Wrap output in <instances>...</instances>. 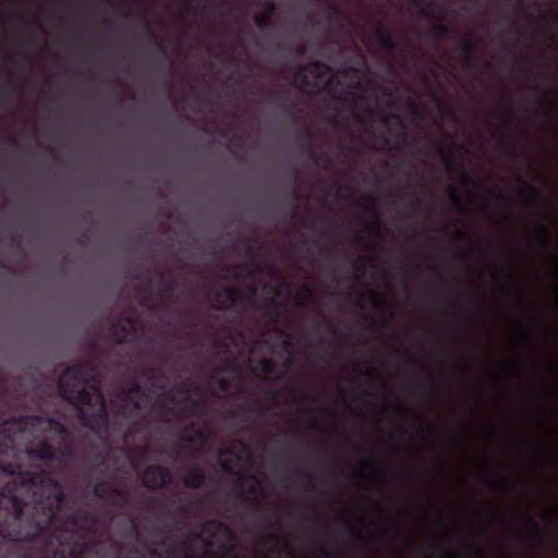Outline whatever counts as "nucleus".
<instances>
[{
    "label": "nucleus",
    "mask_w": 558,
    "mask_h": 558,
    "mask_svg": "<svg viewBox=\"0 0 558 558\" xmlns=\"http://www.w3.org/2000/svg\"><path fill=\"white\" fill-rule=\"evenodd\" d=\"M362 464L365 468H376L377 466V462L373 459L363 460Z\"/></svg>",
    "instance_id": "nucleus-43"
},
{
    "label": "nucleus",
    "mask_w": 558,
    "mask_h": 558,
    "mask_svg": "<svg viewBox=\"0 0 558 558\" xmlns=\"http://www.w3.org/2000/svg\"><path fill=\"white\" fill-rule=\"evenodd\" d=\"M409 108H410V110L412 111L413 114H415V116L420 114V108L417 107V105L414 101H411L409 104Z\"/></svg>",
    "instance_id": "nucleus-45"
},
{
    "label": "nucleus",
    "mask_w": 558,
    "mask_h": 558,
    "mask_svg": "<svg viewBox=\"0 0 558 558\" xmlns=\"http://www.w3.org/2000/svg\"><path fill=\"white\" fill-rule=\"evenodd\" d=\"M512 120H513V116H512V113H511V112H508V113H507V118H506V122H505V124H506V126H507L508 129H510V128L512 126Z\"/></svg>",
    "instance_id": "nucleus-48"
},
{
    "label": "nucleus",
    "mask_w": 558,
    "mask_h": 558,
    "mask_svg": "<svg viewBox=\"0 0 558 558\" xmlns=\"http://www.w3.org/2000/svg\"><path fill=\"white\" fill-rule=\"evenodd\" d=\"M45 420L43 415H17L4 421V425L17 427L25 432L28 427L39 425Z\"/></svg>",
    "instance_id": "nucleus-10"
},
{
    "label": "nucleus",
    "mask_w": 558,
    "mask_h": 558,
    "mask_svg": "<svg viewBox=\"0 0 558 558\" xmlns=\"http://www.w3.org/2000/svg\"><path fill=\"white\" fill-rule=\"evenodd\" d=\"M43 558H63V553L60 550H56L53 556H45Z\"/></svg>",
    "instance_id": "nucleus-55"
},
{
    "label": "nucleus",
    "mask_w": 558,
    "mask_h": 558,
    "mask_svg": "<svg viewBox=\"0 0 558 558\" xmlns=\"http://www.w3.org/2000/svg\"><path fill=\"white\" fill-rule=\"evenodd\" d=\"M366 201L368 203L367 209L372 217V220L368 223V228L376 234H379L381 229V220L380 215L376 209L375 199L373 197H367Z\"/></svg>",
    "instance_id": "nucleus-15"
},
{
    "label": "nucleus",
    "mask_w": 558,
    "mask_h": 558,
    "mask_svg": "<svg viewBox=\"0 0 558 558\" xmlns=\"http://www.w3.org/2000/svg\"><path fill=\"white\" fill-rule=\"evenodd\" d=\"M2 452V446L0 445V453ZM0 468L8 474H15V471L13 470V468L9 464L7 466H1Z\"/></svg>",
    "instance_id": "nucleus-46"
},
{
    "label": "nucleus",
    "mask_w": 558,
    "mask_h": 558,
    "mask_svg": "<svg viewBox=\"0 0 558 558\" xmlns=\"http://www.w3.org/2000/svg\"><path fill=\"white\" fill-rule=\"evenodd\" d=\"M404 359H405L407 363H409V364H414L415 363V359L413 356H411V355H405Z\"/></svg>",
    "instance_id": "nucleus-60"
},
{
    "label": "nucleus",
    "mask_w": 558,
    "mask_h": 558,
    "mask_svg": "<svg viewBox=\"0 0 558 558\" xmlns=\"http://www.w3.org/2000/svg\"><path fill=\"white\" fill-rule=\"evenodd\" d=\"M19 476L23 486L38 487L43 492L45 500L37 504L47 510V518L37 519L28 513L27 505L15 495L0 498V536L11 542L34 543L49 531L64 494L58 481L41 471H24Z\"/></svg>",
    "instance_id": "nucleus-1"
},
{
    "label": "nucleus",
    "mask_w": 558,
    "mask_h": 558,
    "mask_svg": "<svg viewBox=\"0 0 558 558\" xmlns=\"http://www.w3.org/2000/svg\"><path fill=\"white\" fill-rule=\"evenodd\" d=\"M87 240H88V235H87V233H83V234L77 239V243H78L80 245H85V244H86V242H87Z\"/></svg>",
    "instance_id": "nucleus-49"
},
{
    "label": "nucleus",
    "mask_w": 558,
    "mask_h": 558,
    "mask_svg": "<svg viewBox=\"0 0 558 558\" xmlns=\"http://www.w3.org/2000/svg\"><path fill=\"white\" fill-rule=\"evenodd\" d=\"M265 10L266 12L264 14H269L271 16L277 10L276 3L274 1H267L265 3Z\"/></svg>",
    "instance_id": "nucleus-38"
},
{
    "label": "nucleus",
    "mask_w": 558,
    "mask_h": 558,
    "mask_svg": "<svg viewBox=\"0 0 558 558\" xmlns=\"http://www.w3.org/2000/svg\"><path fill=\"white\" fill-rule=\"evenodd\" d=\"M93 494L99 499L112 500V504L114 505H118L119 502L113 499H121L122 505L128 504L124 492L114 484L107 482H99L95 484L93 487Z\"/></svg>",
    "instance_id": "nucleus-6"
},
{
    "label": "nucleus",
    "mask_w": 558,
    "mask_h": 558,
    "mask_svg": "<svg viewBox=\"0 0 558 558\" xmlns=\"http://www.w3.org/2000/svg\"><path fill=\"white\" fill-rule=\"evenodd\" d=\"M144 392L137 381H132L129 389L122 391L121 399L133 404L135 410L140 409V402L135 398L143 397Z\"/></svg>",
    "instance_id": "nucleus-13"
},
{
    "label": "nucleus",
    "mask_w": 558,
    "mask_h": 558,
    "mask_svg": "<svg viewBox=\"0 0 558 558\" xmlns=\"http://www.w3.org/2000/svg\"><path fill=\"white\" fill-rule=\"evenodd\" d=\"M178 510H179L180 512H182V513H185V512H187V511H189V507H187V506H183V505H181V506H179V507H178Z\"/></svg>",
    "instance_id": "nucleus-61"
},
{
    "label": "nucleus",
    "mask_w": 558,
    "mask_h": 558,
    "mask_svg": "<svg viewBox=\"0 0 558 558\" xmlns=\"http://www.w3.org/2000/svg\"><path fill=\"white\" fill-rule=\"evenodd\" d=\"M248 478L254 482L255 486H259L260 483H259V481H258V478L256 476L250 475Z\"/></svg>",
    "instance_id": "nucleus-62"
},
{
    "label": "nucleus",
    "mask_w": 558,
    "mask_h": 558,
    "mask_svg": "<svg viewBox=\"0 0 558 558\" xmlns=\"http://www.w3.org/2000/svg\"><path fill=\"white\" fill-rule=\"evenodd\" d=\"M390 524H391L392 527H395L399 532H402V525H401V523L399 521L390 520Z\"/></svg>",
    "instance_id": "nucleus-50"
},
{
    "label": "nucleus",
    "mask_w": 558,
    "mask_h": 558,
    "mask_svg": "<svg viewBox=\"0 0 558 558\" xmlns=\"http://www.w3.org/2000/svg\"><path fill=\"white\" fill-rule=\"evenodd\" d=\"M484 192H485V197L488 201H496V202L502 204L507 208V210L509 209L508 201H507L506 196L500 191L495 190V189H485Z\"/></svg>",
    "instance_id": "nucleus-19"
},
{
    "label": "nucleus",
    "mask_w": 558,
    "mask_h": 558,
    "mask_svg": "<svg viewBox=\"0 0 558 558\" xmlns=\"http://www.w3.org/2000/svg\"><path fill=\"white\" fill-rule=\"evenodd\" d=\"M26 456L31 460L48 462L57 459V451L51 442L44 439L39 441L37 447L26 449Z\"/></svg>",
    "instance_id": "nucleus-8"
},
{
    "label": "nucleus",
    "mask_w": 558,
    "mask_h": 558,
    "mask_svg": "<svg viewBox=\"0 0 558 558\" xmlns=\"http://www.w3.org/2000/svg\"><path fill=\"white\" fill-rule=\"evenodd\" d=\"M353 268L356 271V278L363 277L365 275V272H366L365 266L360 264V263H357V262L353 263Z\"/></svg>",
    "instance_id": "nucleus-34"
},
{
    "label": "nucleus",
    "mask_w": 558,
    "mask_h": 558,
    "mask_svg": "<svg viewBox=\"0 0 558 558\" xmlns=\"http://www.w3.org/2000/svg\"><path fill=\"white\" fill-rule=\"evenodd\" d=\"M349 530H350L351 534H352L354 537H356V538H360V537H361V533H360L357 530H355V527H354V526L349 525Z\"/></svg>",
    "instance_id": "nucleus-54"
},
{
    "label": "nucleus",
    "mask_w": 558,
    "mask_h": 558,
    "mask_svg": "<svg viewBox=\"0 0 558 558\" xmlns=\"http://www.w3.org/2000/svg\"><path fill=\"white\" fill-rule=\"evenodd\" d=\"M156 46L163 57H168V49L161 41H156Z\"/></svg>",
    "instance_id": "nucleus-41"
},
{
    "label": "nucleus",
    "mask_w": 558,
    "mask_h": 558,
    "mask_svg": "<svg viewBox=\"0 0 558 558\" xmlns=\"http://www.w3.org/2000/svg\"><path fill=\"white\" fill-rule=\"evenodd\" d=\"M65 444L64 448L62 450H60L59 452H57V459L58 461H72L75 459L76 457V450H75V447L73 445V442L71 441V439H69L68 441H63Z\"/></svg>",
    "instance_id": "nucleus-17"
},
{
    "label": "nucleus",
    "mask_w": 558,
    "mask_h": 558,
    "mask_svg": "<svg viewBox=\"0 0 558 558\" xmlns=\"http://www.w3.org/2000/svg\"><path fill=\"white\" fill-rule=\"evenodd\" d=\"M218 387L221 391H228L230 389V380L227 379V378H219L218 381Z\"/></svg>",
    "instance_id": "nucleus-36"
},
{
    "label": "nucleus",
    "mask_w": 558,
    "mask_h": 558,
    "mask_svg": "<svg viewBox=\"0 0 558 558\" xmlns=\"http://www.w3.org/2000/svg\"><path fill=\"white\" fill-rule=\"evenodd\" d=\"M549 275L553 279L558 280V255L556 253L550 255Z\"/></svg>",
    "instance_id": "nucleus-27"
},
{
    "label": "nucleus",
    "mask_w": 558,
    "mask_h": 558,
    "mask_svg": "<svg viewBox=\"0 0 558 558\" xmlns=\"http://www.w3.org/2000/svg\"><path fill=\"white\" fill-rule=\"evenodd\" d=\"M295 81L300 84L301 87H306L311 85V82L304 68H301L299 70V72L295 75Z\"/></svg>",
    "instance_id": "nucleus-28"
},
{
    "label": "nucleus",
    "mask_w": 558,
    "mask_h": 558,
    "mask_svg": "<svg viewBox=\"0 0 558 558\" xmlns=\"http://www.w3.org/2000/svg\"><path fill=\"white\" fill-rule=\"evenodd\" d=\"M247 266H244V265H241V266H236V267H233L232 270L234 272V276L235 277H239L240 276V272L242 270H244Z\"/></svg>",
    "instance_id": "nucleus-51"
},
{
    "label": "nucleus",
    "mask_w": 558,
    "mask_h": 558,
    "mask_svg": "<svg viewBox=\"0 0 558 558\" xmlns=\"http://www.w3.org/2000/svg\"><path fill=\"white\" fill-rule=\"evenodd\" d=\"M408 209L411 210V211H415L418 207V203L415 202V201H412L408 204Z\"/></svg>",
    "instance_id": "nucleus-53"
},
{
    "label": "nucleus",
    "mask_w": 558,
    "mask_h": 558,
    "mask_svg": "<svg viewBox=\"0 0 558 558\" xmlns=\"http://www.w3.org/2000/svg\"><path fill=\"white\" fill-rule=\"evenodd\" d=\"M60 397L77 411V418L84 427L94 433L108 428L109 414L101 389L97 385L76 388L64 380L58 384Z\"/></svg>",
    "instance_id": "nucleus-2"
},
{
    "label": "nucleus",
    "mask_w": 558,
    "mask_h": 558,
    "mask_svg": "<svg viewBox=\"0 0 558 558\" xmlns=\"http://www.w3.org/2000/svg\"><path fill=\"white\" fill-rule=\"evenodd\" d=\"M43 423H48L50 429L53 430L62 441H68L70 439L69 429L57 418L45 416Z\"/></svg>",
    "instance_id": "nucleus-16"
},
{
    "label": "nucleus",
    "mask_w": 558,
    "mask_h": 558,
    "mask_svg": "<svg viewBox=\"0 0 558 558\" xmlns=\"http://www.w3.org/2000/svg\"><path fill=\"white\" fill-rule=\"evenodd\" d=\"M263 292L270 296V301L272 303H276L280 299V296H281L280 289L277 288V287H272L270 284H264L263 286Z\"/></svg>",
    "instance_id": "nucleus-26"
},
{
    "label": "nucleus",
    "mask_w": 558,
    "mask_h": 558,
    "mask_svg": "<svg viewBox=\"0 0 558 558\" xmlns=\"http://www.w3.org/2000/svg\"><path fill=\"white\" fill-rule=\"evenodd\" d=\"M537 229H538L541 235L543 236L544 241H546L549 236V230H548L547 226L543 222H539L537 226Z\"/></svg>",
    "instance_id": "nucleus-37"
},
{
    "label": "nucleus",
    "mask_w": 558,
    "mask_h": 558,
    "mask_svg": "<svg viewBox=\"0 0 558 558\" xmlns=\"http://www.w3.org/2000/svg\"><path fill=\"white\" fill-rule=\"evenodd\" d=\"M179 391L180 393L183 395V399L179 402L183 404V412H195L196 410H198L201 402L192 398L190 389L187 388L186 385H182L181 387H179Z\"/></svg>",
    "instance_id": "nucleus-14"
},
{
    "label": "nucleus",
    "mask_w": 558,
    "mask_h": 558,
    "mask_svg": "<svg viewBox=\"0 0 558 558\" xmlns=\"http://www.w3.org/2000/svg\"><path fill=\"white\" fill-rule=\"evenodd\" d=\"M223 523L219 520L213 519L205 522L204 527L222 529Z\"/></svg>",
    "instance_id": "nucleus-35"
},
{
    "label": "nucleus",
    "mask_w": 558,
    "mask_h": 558,
    "mask_svg": "<svg viewBox=\"0 0 558 558\" xmlns=\"http://www.w3.org/2000/svg\"><path fill=\"white\" fill-rule=\"evenodd\" d=\"M280 97H281V94H280V92H278V90H271V92L269 93V98H270V100H271L272 102L278 104V105H279L281 108H283V109H287V104H286V101H281V102L279 104V99H280Z\"/></svg>",
    "instance_id": "nucleus-31"
},
{
    "label": "nucleus",
    "mask_w": 558,
    "mask_h": 558,
    "mask_svg": "<svg viewBox=\"0 0 558 558\" xmlns=\"http://www.w3.org/2000/svg\"><path fill=\"white\" fill-rule=\"evenodd\" d=\"M69 521L72 525L74 526H78L81 523L82 524H94L95 523V519L94 517L88 513V512H85L83 515H81L80 518L76 517V515H71L69 518Z\"/></svg>",
    "instance_id": "nucleus-23"
},
{
    "label": "nucleus",
    "mask_w": 558,
    "mask_h": 558,
    "mask_svg": "<svg viewBox=\"0 0 558 558\" xmlns=\"http://www.w3.org/2000/svg\"><path fill=\"white\" fill-rule=\"evenodd\" d=\"M374 39L386 50H396L398 43L392 33L383 24L379 23L373 32Z\"/></svg>",
    "instance_id": "nucleus-9"
},
{
    "label": "nucleus",
    "mask_w": 558,
    "mask_h": 558,
    "mask_svg": "<svg viewBox=\"0 0 558 558\" xmlns=\"http://www.w3.org/2000/svg\"><path fill=\"white\" fill-rule=\"evenodd\" d=\"M255 24L260 29H267L271 26V16L269 14H257L255 16Z\"/></svg>",
    "instance_id": "nucleus-25"
},
{
    "label": "nucleus",
    "mask_w": 558,
    "mask_h": 558,
    "mask_svg": "<svg viewBox=\"0 0 558 558\" xmlns=\"http://www.w3.org/2000/svg\"><path fill=\"white\" fill-rule=\"evenodd\" d=\"M476 48H477V43L474 39L469 38L463 41L462 50L469 61L472 59Z\"/></svg>",
    "instance_id": "nucleus-24"
},
{
    "label": "nucleus",
    "mask_w": 558,
    "mask_h": 558,
    "mask_svg": "<svg viewBox=\"0 0 558 558\" xmlns=\"http://www.w3.org/2000/svg\"><path fill=\"white\" fill-rule=\"evenodd\" d=\"M447 166L450 170L457 169L462 174L463 183L468 186L480 187L481 184L472 179L465 171V168L462 165H454L452 161L447 160Z\"/></svg>",
    "instance_id": "nucleus-18"
},
{
    "label": "nucleus",
    "mask_w": 558,
    "mask_h": 558,
    "mask_svg": "<svg viewBox=\"0 0 558 558\" xmlns=\"http://www.w3.org/2000/svg\"><path fill=\"white\" fill-rule=\"evenodd\" d=\"M123 320L125 324L118 322L112 324L110 328V337L118 344L131 342L136 332L134 325L137 323V319L134 316H125Z\"/></svg>",
    "instance_id": "nucleus-5"
},
{
    "label": "nucleus",
    "mask_w": 558,
    "mask_h": 558,
    "mask_svg": "<svg viewBox=\"0 0 558 558\" xmlns=\"http://www.w3.org/2000/svg\"><path fill=\"white\" fill-rule=\"evenodd\" d=\"M456 236H457L458 239L462 240V239H465V238H466V234H465V233H463V232H461V231H457Z\"/></svg>",
    "instance_id": "nucleus-63"
},
{
    "label": "nucleus",
    "mask_w": 558,
    "mask_h": 558,
    "mask_svg": "<svg viewBox=\"0 0 558 558\" xmlns=\"http://www.w3.org/2000/svg\"><path fill=\"white\" fill-rule=\"evenodd\" d=\"M509 481L506 478H500L498 481L493 482V487L495 490L502 492L509 488Z\"/></svg>",
    "instance_id": "nucleus-29"
},
{
    "label": "nucleus",
    "mask_w": 558,
    "mask_h": 558,
    "mask_svg": "<svg viewBox=\"0 0 558 558\" xmlns=\"http://www.w3.org/2000/svg\"><path fill=\"white\" fill-rule=\"evenodd\" d=\"M383 399H384V401H385V404H387L388 407H393V408H396V409L400 410V408H399V407H397V405L392 404V403L389 401L388 396H387V392H386V387H385V386H384Z\"/></svg>",
    "instance_id": "nucleus-44"
},
{
    "label": "nucleus",
    "mask_w": 558,
    "mask_h": 558,
    "mask_svg": "<svg viewBox=\"0 0 558 558\" xmlns=\"http://www.w3.org/2000/svg\"><path fill=\"white\" fill-rule=\"evenodd\" d=\"M432 32L441 38H450L453 35L452 28H450L448 25L444 23L434 24L432 27Z\"/></svg>",
    "instance_id": "nucleus-20"
},
{
    "label": "nucleus",
    "mask_w": 558,
    "mask_h": 558,
    "mask_svg": "<svg viewBox=\"0 0 558 558\" xmlns=\"http://www.w3.org/2000/svg\"><path fill=\"white\" fill-rule=\"evenodd\" d=\"M525 519L529 526L533 531V534L537 536L539 534V526L537 525L536 521L530 515H525Z\"/></svg>",
    "instance_id": "nucleus-32"
},
{
    "label": "nucleus",
    "mask_w": 558,
    "mask_h": 558,
    "mask_svg": "<svg viewBox=\"0 0 558 558\" xmlns=\"http://www.w3.org/2000/svg\"><path fill=\"white\" fill-rule=\"evenodd\" d=\"M521 184H522V190L520 192V195H521L523 202L526 205H533V206L539 204L542 201V194L538 191V189L523 180H521Z\"/></svg>",
    "instance_id": "nucleus-12"
},
{
    "label": "nucleus",
    "mask_w": 558,
    "mask_h": 558,
    "mask_svg": "<svg viewBox=\"0 0 558 558\" xmlns=\"http://www.w3.org/2000/svg\"><path fill=\"white\" fill-rule=\"evenodd\" d=\"M246 290H247L246 300L250 302H254L257 298V289L254 286H248Z\"/></svg>",
    "instance_id": "nucleus-33"
},
{
    "label": "nucleus",
    "mask_w": 558,
    "mask_h": 558,
    "mask_svg": "<svg viewBox=\"0 0 558 558\" xmlns=\"http://www.w3.org/2000/svg\"><path fill=\"white\" fill-rule=\"evenodd\" d=\"M296 474H298L299 476H302V477L306 478V480H311V474H310L307 471H304V470H298V471H296Z\"/></svg>",
    "instance_id": "nucleus-52"
},
{
    "label": "nucleus",
    "mask_w": 558,
    "mask_h": 558,
    "mask_svg": "<svg viewBox=\"0 0 558 558\" xmlns=\"http://www.w3.org/2000/svg\"><path fill=\"white\" fill-rule=\"evenodd\" d=\"M278 539H279V543H280V545H281L282 549H283V550H284V553H286V556H287L288 558H295L294 551H293V549L291 548V546L288 544V542H287L284 538H279V537H278Z\"/></svg>",
    "instance_id": "nucleus-30"
},
{
    "label": "nucleus",
    "mask_w": 558,
    "mask_h": 558,
    "mask_svg": "<svg viewBox=\"0 0 558 558\" xmlns=\"http://www.w3.org/2000/svg\"><path fill=\"white\" fill-rule=\"evenodd\" d=\"M219 464L220 466L226 471V472H230L231 470V466H230V462L229 461H226V460H219Z\"/></svg>",
    "instance_id": "nucleus-47"
},
{
    "label": "nucleus",
    "mask_w": 558,
    "mask_h": 558,
    "mask_svg": "<svg viewBox=\"0 0 558 558\" xmlns=\"http://www.w3.org/2000/svg\"><path fill=\"white\" fill-rule=\"evenodd\" d=\"M369 302L374 305V306H379L380 304V296L378 293L372 291L371 294H369Z\"/></svg>",
    "instance_id": "nucleus-39"
},
{
    "label": "nucleus",
    "mask_w": 558,
    "mask_h": 558,
    "mask_svg": "<svg viewBox=\"0 0 558 558\" xmlns=\"http://www.w3.org/2000/svg\"><path fill=\"white\" fill-rule=\"evenodd\" d=\"M216 299L215 308L227 310L243 301L244 294L240 290L225 287L216 293Z\"/></svg>",
    "instance_id": "nucleus-7"
},
{
    "label": "nucleus",
    "mask_w": 558,
    "mask_h": 558,
    "mask_svg": "<svg viewBox=\"0 0 558 558\" xmlns=\"http://www.w3.org/2000/svg\"><path fill=\"white\" fill-rule=\"evenodd\" d=\"M95 373L96 366L90 361L74 363L64 369V378H61L59 383L64 380L78 389L81 388L78 386L83 384L96 385Z\"/></svg>",
    "instance_id": "nucleus-3"
},
{
    "label": "nucleus",
    "mask_w": 558,
    "mask_h": 558,
    "mask_svg": "<svg viewBox=\"0 0 558 558\" xmlns=\"http://www.w3.org/2000/svg\"><path fill=\"white\" fill-rule=\"evenodd\" d=\"M449 194H450V201H451L452 205L454 206V208L457 210H459L460 213H464L465 207H464V204H463L456 186H453V185L449 186Z\"/></svg>",
    "instance_id": "nucleus-21"
},
{
    "label": "nucleus",
    "mask_w": 558,
    "mask_h": 558,
    "mask_svg": "<svg viewBox=\"0 0 558 558\" xmlns=\"http://www.w3.org/2000/svg\"><path fill=\"white\" fill-rule=\"evenodd\" d=\"M206 474L201 468L191 469L182 478L183 485L189 488H199L204 485Z\"/></svg>",
    "instance_id": "nucleus-11"
},
{
    "label": "nucleus",
    "mask_w": 558,
    "mask_h": 558,
    "mask_svg": "<svg viewBox=\"0 0 558 558\" xmlns=\"http://www.w3.org/2000/svg\"><path fill=\"white\" fill-rule=\"evenodd\" d=\"M244 245L246 247L247 251H253V246H252V241L251 239H245L244 240Z\"/></svg>",
    "instance_id": "nucleus-58"
},
{
    "label": "nucleus",
    "mask_w": 558,
    "mask_h": 558,
    "mask_svg": "<svg viewBox=\"0 0 558 558\" xmlns=\"http://www.w3.org/2000/svg\"><path fill=\"white\" fill-rule=\"evenodd\" d=\"M171 483L172 473L167 466L150 464L143 472V486L148 489L165 488Z\"/></svg>",
    "instance_id": "nucleus-4"
},
{
    "label": "nucleus",
    "mask_w": 558,
    "mask_h": 558,
    "mask_svg": "<svg viewBox=\"0 0 558 558\" xmlns=\"http://www.w3.org/2000/svg\"><path fill=\"white\" fill-rule=\"evenodd\" d=\"M159 409L160 411L163 413V414H173L174 413V409L171 408V407H168L167 404L165 403H160L159 404Z\"/></svg>",
    "instance_id": "nucleus-40"
},
{
    "label": "nucleus",
    "mask_w": 558,
    "mask_h": 558,
    "mask_svg": "<svg viewBox=\"0 0 558 558\" xmlns=\"http://www.w3.org/2000/svg\"><path fill=\"white\" fill-rule=\"evenodd\" d=\"M362 373L369 376H374L376 374V369L367 367Z\"/></svg>",
    "instance_id": "nucleus-57"
},
{
    "label": "nucleus",
    "mask_w": 558,
    "mask_h": 558,
    "mask_svg": "<svg viewBox=\"0 0 558 558\" xmlns=\"http://www.w3.org/2000/svg\"><path fill=\"white\" fill-rule=\"evenodd\" d=\"M259 371L265 375H274L277 373L276 363L269 359H263L258 363Z\"/></svg>",
    "instance_id": "nucleus-22"
},
{
    "label": "nucleus",
    "mask_w": 558,
    "mask_h": 558,
    "mask_svg": "<svg viewBox=\"0 0 558 558\" xmlns=\"http://www.w3.org/2000/svg\"><path fill=\"white\" fill-rule=\"evenodd\" d=\"M310 158H311L313 161H315V163H316V165H318V159H319V157H318V155H317L315 151H313V150H312V151L310 153Z\"/></svg>",
    "instance_id": "nucleus-56"
},
{
    "label": "nucleus",
    "mask_w": 558,
    "mask_h": 558,
    "mask_svg": "<svg viewBox=\"0 0 558 558\" xmlns=\"http://www.w3.org/2000/svg\"><path fill=\"white\" fill-rule=\"evenodd\" d=\"M311 65L314 66V68H317V69H326V70H329V66L326 65L323 61H319V60H314L311 62Z\"/></svg>",
    "instance_id": "nucleus-42"
},
{
    "label": "nucleus",
    "mask_w": 558,
    "mask_h": 558,
    "mask_svg": "<svg viewBox=\"0 0 558 558\" xmlns=\"http://www.w3.org/2000/svg\"><path fill=\"white\" fill-rule=\"evenodd\" d=\"M7 426L4 423L0 426V437H7Z\"/></svg>",
    "instance_id": "nucleus-59"
},
{
    "label": "nucleus",
    "mask_w": 558,
    "mask_h": 558,
    "mask_svg": "<svg viewBox=\"0 0 558 558\" xmlns=\"http://www.w3.org/2000/svg\"><path fill=\"white\" fill-rule=\"evenodd\" d=\"M331 10H332L336 14H340V13H341L340 9H339L336 4H332V5H331Z\"/></svg>",
    "instance_id": "nucleus-64"
}]
</instances>
